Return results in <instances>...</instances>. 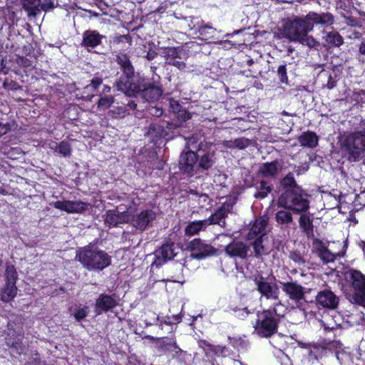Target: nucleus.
<instances>
[{"label":"nucleus","mask_w":365,"mask_h":365,"mask_svg":"<svg viewBox=\"0 0 365 365\" xmlns=\"http://www.w3.org/2000/svg\"><path fill=\"white\" fill-rule=\"evenodd\" d=\"M280 195L277 201L278 207L291 210L295 214L307 212L310 207L307 192L299 185L292 172L279 180Z\"/></svg>","instance_id":"obj_1"},{"label":"nucleus","mask_w":365,"mask_h":365,"mask_svg":"<svg viewBox=\"0 0 365 365\" xmlns=\"http://www.w3.org/2000/svg\"><path fill=\"white\" fill-rule=\"evenodd\" d=\"M115 61L120 67L121 74L114 83V87L128 97H136L138 82L143 76L135 73V68L128 54L119 53L116 55Z\"/></svg>","instance_id":"obj_2"},{"label":"nucleus","mask_w":365,"mask_h":365,"mask_svg":"<svg viewBox=\"0 0 365 365\" xmlns=\"http://www.w3.org/2000/svg\"><path fill=\"white\" fill-rule=\"evenodd\" d=\"M339 145L343 158L349 163L359 162L365 157V128L341 135Z\"/></svg>","instance_id":"obj_3"},{"label":"nucleus","mask_w":365,"mask_h":365,"mask_svg":"<svg viewBox=\"0 0 365 365\" xmlns=\"http://www.w3.org/2000/svg\"><path fill=\"white\" fill-rule=\"evenodd\" d=\"M75 259L88 271H101L111 264V257L106 251L91 245L80 247Z\"/></svg>","instance_id":"obj_4"},{"label":"nucleus","mask_w":365,"mask_h":365,"mask_svg":"<svg viewBox=\"0 0 365 365\" xmlns=\"http://www.w3.org/2000/svg\"><path fill=\"white\" fill-rule=\"evenodd\" d=\"M197 47L198 44L194 41L186 42L179 46L162 47L160 48L161 56L165 58L166 64L175 66L180 71H183L187 67L186 63L177 59L187 58L194 49Z\"/></svg>","instance_id":"obj_5"},{"label":"nucleus","mask_w":365,"mask_h":365,"mask_svg":"<svg viewBox=\"0 0 365 365\" xmlns=\"http://www.w3.org/2000/svg\"><path fill=\"white\" fill-rule=\"evenodd\" d=\"M307 22L305 19L294 17V19H284L282 23V27L279 29L280 34L283 37L289 39L290 41L296 42L299 38L306 33L309 32L307 26Z\"/></svg>","instance_id":"obj_6"},{"label":"nucleus","mask_w":365,"mask_h":365,"mask_svg":"<svg viewBox=\"0 0 365 365\" xmlns=\"http://www.w3.org/2000/svg\"><path fill=\"white\" fill-rule=\"evenodd\" d=\"M138 84L136 97L139 96L147 102L155 103L163 94V88L159 81H151L143 76Z\"/></svg>","instance_id":"obj_7"},{"label":"nucleus","mask_w":365,"mask_h":365,"mask_svg":"<svg viewBox=\"0 0 365 365\" xmlns=\"http://www.w3.org/2000/svg\"><path fill=\"white\" fill-rule=\"evenodd\" d=\"M277 327V319L272 316V313L269 309L258 314L255 330L261 336L269 337L275 333Z\"/></svg>","instance_id":"obj_8"},{"label":"nucleus","mask_w":365,"mask_h":365,"mask_svg":"<svg viewBox=\"0 0 365 365\" xmlns=\"http://www.w3.org/2000/svg\"><path fill=\"white\" fill-rule=\"evenodd\" d=\"M187 250L191 252V256L196 259L200 260L207 257L217 255L218 249L207 244L200 238H195L187 245Z\"/></svg>","instance_id":"obj_9"},{"label":"nucleus","mask_w":365,"mask_h":365,"mask_svg":"<svg viewBox=\"0 0 365 365\" xmlns=\"http://www.w3.org/2000/svg\"><path fill=\"white\" fill-rule=\"evenodd\" d=\"M254 282L257 291L264 297H277L279 293V287L276 284V278L272 275L267 278L261 274L255 276Z\"/></svg>","instance_id":"obj_10"},{"label":"nucleus","mask_w":365,"mask_h":365,"mask_svg":"<svg viewBox=\"0 0 365 365\" xmlns=\"http://www.w3.org/2000/svg\"><path fill=\"white\" fill-rule=\"evenodd\" d=\"M305 19L307 22V27L309 31H312L314 26L327 28L334 24V16L329 12L317 13L315 11H309Z\"/></svg>","instance_id":"obj_11"},{"label":"nucleus","mask_w":365,"mask_h":365,"mask_svg":"<svg viewBox=\"0 0 365 365\" xmlns=\"http://www.w3.org/2000/svg\"><path fill=\"white\" fill-rule=\"evenodd\" d=\"M4 277V294H6V297H16L18 290L16 284L19 279V275L14 265L8 263L6 264Z\"/></svg>","instance_id":"obj_12"},{"label":"nucleus","mask_w":365,"mask_h":365,"mask_svg":"<svg viewBox=\"0 0 365 365\" xmlns=\"http://www.w3.org/2000/svg\"><path fill=\"white\" fill-rule=\"evenodd\" d=\"M197 160L198 155L197 153L191 150L182 153L178 163L181 173L187 177H192L195 174V166Z\"/></svg>","instance_id":"obj_13"},{"label":"nucleus","mask_w":365,"mask_h":365,"mask_svg":"<svg viewBox=\"0 0 365 365\" xmlns=\"http://www.w3.org/2000/svg\"><path fill=\"white\" fill-rule=\"evenodd\" d=\"M54 208L65 211L67 213H83L89 206L88 202L81 200H57L50 204Z\"/></svg>","instance_id":"obj_14"},{"label":"nucleus","mask_w":365,"mask_h":365,"mask_svg":"<svg viewBox=\"0 0 365 365\" xmlns=\"http://www.w3.org/2000/svg\"><path fill=\"white\" fill-rule=\"evenodd\" d=\"M269 217L267 215L257 217L250 222V228L245 236L247 241H251L255 237H264L267 235L266 228L268 225Z\"/></svg>","instance_id":"obj_15"},{"label":"nucleus","mask_w":365,"mask_h":365,"mask_svg":"<svg viewBox=\"0 0 365 365\" xmlns=\"http://www.w3.org/2000/svg\"><path fill=\"white\" fill-rule=\"evenodd\" d=\"M282 170V166L278 160L265 162L260 165L257 175L264 179L274 180Z\"/></svg>","instance_id":"obj_16"},{"label":"nucleus","mask_w":365,"mask_h":365,"mask_svg":"<svg viewBox=\"0 0 365 365\" xmlns=\"http://www.w3.org/2000/svg\"><path fill=\"white\" fill-rule=\"evenodd\" d=\"M349 279L355 294L352 297H365V275L359 270L351 269Z\"/></svg>","instance_id":"obj_17"},{"label":"nucleus","mask_w":365,"mask_h":365,"mask_svg":"<svg viewBox=\"0 0 365 365\" xmlns=\"http://www.w3.org/2000/svg\"><path fill=\"white\" fill-rule=\"evenodd\" d=\"M248 250V245L239 240H232L225 248V253L230 257H239L242 259L247 257Z\"/></svg>","instance_id":"obj_18"},{"label":"nucleus","mask_w":365,"mask_h":365,"mask_svg":"<svg viewBox=\"0 0 365 365\" xmlns=\"http://www.w3.org/2000/svg\"><path fill=\"white\" fill-rule=\"evenodd\" d=\"M155 218L156 213L153 210H143L134 218L133 226L140 231H145Z\"/></svg>","instance_id":"obj_19"},{"label":"nucleus","mask_w":365,"mask_h":365,"mask_svg":"<svg viewBox=\"0 0 365 365\" xmlns=\"http://www.w3.org/2000/svg\"><path fill=\"white\" fill-rule=\"evenodd\" d=\"M105 36L96 30H86L83 34L81 46L89 48H94L102 43Z\"/></svg>","instance_id":"obj_20"},{"label":"nucleus","mask_w":365,"mask_h":365,"mask_svg":"<svg viewBox=\"0 0 365 365\" xmlns=\"http://www.w3.org/2000/svg\"><path fill=\"white\" fill-rule=\"evenodd\" d=\"M129 220L128 212H122L116 210H108L106 214L105 222L109 227H118L119 225L126 223Z\"/></svg>","instance_id":"obj_21"},{"label":"nucleus","mask_w":365,"mask_h":365,"mask_svg":"<svg viewBox=\"0 0 365 365\" xmlns=\"http://www.w3.org/2000/svg\"><path fill=\"white\" fill-rule=\"evenodd\" d=\"M299 214L298 222L300 230L307 238H313L314 237L313 219L307 212Z\"/></svg>","instance_id":"obj_22"},{"label":"nucleus","mask_w":365,"mask_h":365,"mask_svg":"<svg viewBox=\"0 0 365 365\" xmlns=\"http://www.w3.org/2000/svg\"><path fill=\"white\" fill-rule=\"evenodd\" d=\"M175 243L170 240L165 241V242L160 247L157 251L158 259H162L164 262L170 260L175 257L176 254L174 249Z\"/></svg>","instance_id":"obj_23"},{"label":"nucleus","mask_w":365,"mask_h":365,"mask_svg":"<svg viewBox=\"0 0 365 365\" xmlns=\"http://www.w3.org/2000/svg\"><path fill=\"white\" fill-rule=\"evenodd\" d=\"M298 142L302 147L314 148L318 145L319 137L314 132L307 130L298 137Z\"/></svg>","instance_id":"obj_24"},{"label":"nucleus","mask_w":365,"mask_h":365,"mask_svg":"<svg viewBox=\"0 0 365 365\" xmlns=\"http://www.w3.org/2000/svg\"><path fill=\"white\" fill-rule=\"evenodd\" d=\"M290 211L292 210L283 208V210H277L274 215L275 221L282 229L289 228L293 222V216Z\"/></svg>","instance_id":"obj_25"},{"label":"nucleus","mask_w":365,"mask_h":365,"mask_svg":"<svg viewBox=\"0 0 365 365\" xmlns=\"http://www.w3.org/2000/svg\"><path fill=\"white\" fill-rule=\"evenodd\" d=\"M273 189L272 183L263 178L259 182V185L256 186L257 190L254 194V197L259 200L264 199L272 192Z\"/></svg>","instance_id":"obj_26"},{"label":"nucleus","mask_w":365,"mask_h":365,"mask_svg":"<svg viewBox=\"0 0 365 365\" xmlns=\"http://www.w3.org/2000/svg\"><path fill=\"white\" fill-rule=\"evenodd\" d=\"M207 226V220H195L190 222L185 229L186 236H193Z\"/></svg>","instance_id":"obj_27"},{"label":"nucleus","mask_w":365,"mask_h":365,"mask_svg":"<svg viewBox=\"0 0 365 365\" xmlns=\"http://www.w3.org/2000/svg\"><path fill=\"white\" fill-rule=\"evenodd\" d=\"M148 134L151 136L153 140H158L165 138L168 135V132L165 129V125L157 123H153L149 125Z\"/></svg>","instance_id":"obj_28"},{"label":"nucleus","mask_w":365,"mask_h":365,"mask_svg":"<svg viewBox=\"0 0 365 365\" xmlns=\"http://www.w3.org/2000/svg\"><path fill=\"white\" fill-rule=\"evenodd\" d=\"M282 290L289 297H304V288L295 282L283 283Z\"/></svg>","instance_id":"obj_29"},{"label":"nucleus","mask_w":365,"mask_h":365,"mask_svg":"<svg viewBox=\"0 0 365 365\" xmlns=\"http://www.w3.org/2000/svg\"><path fill=\"white\" fill-rule=\"evenodd\" d=\"M41 0H24L23 9L28 16L35 17L41 11L39 9Z\"/></svg>","instance_id":"obj_30"},{"label":"nucleus","mask_w":365,"mask_h":365,"mask_svg":"<svg viewBox=\"0 0 365 365\" xmlns=\"http://www.w3.org/2000/svg\"><path fill=\"white\" fill-rule=\"evenodd\" d=\"M215 161L213 158V155L210 153L202 155L198 161L197 170L203 171H208L214 165Z\"/></svg>","instance_id":"obj_31"},{"label":"nucleus","mask_w":365,"mask_h":365,"mask_svg":"<svg viewBox=\"0 0 365 365\" xmlns=\"http://www.w3.org/2000/svg\"><path fill=\"white\" fill-rule=\"evenodd\" d=\"M324 40L329 47H339L344 43V38L336 31L328 32Z\"/></svg>","instance_id":"obj_32"},{"label":"nucleus","mask_w":365,"mask_h":365,"mask_svg":"<svg viewBox=\"0 0 365 365\" xmlns=\"http://www.w3.org/2000/svg\"><path fill=\"white\" fill-rule=\"evenodd\" d=\"M263 241L264 237H255L250 241V245L254 250L255 256L257 258L269 254L263 245Z\"/></svg>","instance_id":"obj_33"},{"label":"nucleus","mask_w":365,"mask_h":365,"mask_svg":"<svg viewBox=\"0 0 365 365\" xmlns=\"http://www.w3.org/2000/svg\"><path fill=\"white\" fill-rule=\"evenodd\" d=\"M116 305L113 298H98L96 301V312L99 314L102 312H107Z\"/></svg>","instance_id":"obj_34"},{"label":"nucleus","mask_w":365,"mask_h":365,"mask_svg":"<svg viewBox=\"0 0 365 365\" xmlns=\"http://www.w3.org/2000/svg\"><path fill=\"white\" fill-rule=\"evenodd\" d=\"M226 217L225 212L217 208L206 220H207V225H219L223 226L225 224L223 220Z\"/></svg>","instance_id":"obj_35"},{"label":"nucleus","mask_w":365,"mask_h":365,"mask_svg":"<svg viewBox=\"0 0 365 365\" xmlns=\"http://www.w3.org/2000/svg\"><path fill=\"white\" fill-rule=\"evenodd\" d=\"M215 31V29L209 26L204 24V21H201V24L198 26L197 32L201 39L207 40L210 39Z\"/></svg>","instance_id":"obj_36"},{"label":"nucleus","mask_w":365,"mask_h":365,"mask_svg":"<svg viewBox=\"0 0 365 365\" xmlns=\"http://www.w3.org/2000/svg\"><path fill=\"white\" fill-rule=\"evenodd\" d=\"M114 97L111 95L101 96L97 103L98 108L103 110L108 109L114 103Z\"/></svg>","instance_id":"obj_37"},{"label":"nucleus","mask_w":365,"mask_h":365,"mask_svg":"<svg viewBox=\"0 0 365 365\" xmlns=\"http://www.w3.org/2000/svg\"><path fill=\"white\" fill-rule=\"evenodd\" d=\"M296 42H298L303 46H307L309 48H315L319 44L312 36L308 35V33L303 34L299 38V40H297Z\"/></svg>","instance_id":"obj_38"},{"label":"nucleus","mask_w":365,"mask_h":365,"mask_svg":"<svg viewBox=\"0 0 365 365\" xmlns=\"http://www.w3.org/2000/svg\"><path fill=\"white\" fill-rule=\"evenodd\" d=\"M316 299L318 304L329 309L336 308L339 303L337 298H316Z\"/></svg>","instance_id":"obj_39"},{"label":"nucleus","mask_w":365,"mask_h":365,"mask_svg":"<svg viewBox=\"0 0 365 365\" xmlns=\"http://www.w3.org/2000/svg\"><path fill=\"white\" fill-rule=\"evenodd\" d=\"M56 150L64 157H68L71 155V147L67 141L60 142L58 144Z\"/></svg>","instance_id":"obj_40"},{"label":"nucleus","mask_w":365,"mask_h":365,"mask_svg":"<svg viewBox=\"0 0 365 365\" xmlns=\"http://www.w3.org/2000/svg\"><path fill=\"white\" fill-rule=\"evenodd\" d=\"M277 74L281 83L288 84V76L287 73V64L283 63L277 68Z\"/></svg>","instance_id":"obj_41"},{"label":"nucleus","mask_w":365,"mask_h":365,"mask_svg":"<svg viewBox=\"0 0 365 365\" xmlns=\"http://www.w3.org/2000/svg\"><path fill=\"white\" fill-rule=\"evenodd\" d=\"M173 115L180 122H185L192 118V114L182 106L181 107V109L178 110Z\"/></svg>","instance_id":"obj_42"},{"label":"nucleus","mask_w":365,"mask_h":365,"mask_svg":"<svg viewBox=\"0 0 365 365\" xmlns=\"http://www.w3.org/2000/svg\"><path fill=\"white\" fill-rule=\"evenodd\" d=\"M3 88L7 91H16L21 88V86L15 81L6 78L3 83Z\"/></svg>","instance_id":"obj_43"},{"label":"nucleus","mask_w":365,"mask_h":365,"mask_svg":"<svg viewBox=\"0 0 365 365\" xmlns=\"http://www.w3.org/2000/svg\"><path fill=\"white\" fill-rule=\"evenodd\" d=\"M318 257L325 263L334 262L336 259V255L331 252L328 248L322 251Z\"/></svg>","instance_id":"obj_44"},{"label":"nucleus","mask_w":365,"mask_h":365,"mask_svg":"<svg viewBox=\"0 0 365 365\" xmlns=\"http://www.w3.org/2000/svg\"><path fill=\"white\" fill-rule=\"evenodd\" d=\"M128 109L125 106L115 107L113 109L109 110V114L115 118L124 117L127 113Z\"/></svg>","instance_id":"obj_45"},{"label":"nucleus","mask_w":365,"mask_h":365,"mask_svg":"<svg viewBox=\"0 0 365 365\" xmlns=\"http://www.w3.org/2000/svg\"><path fill=\"white\" fill-rule=\"evenodd\" d=\"M103 83V78L100 76H95L91 81L89 85H88L85 89L91 90L93 92H96L99 88V86Z\"/></svg>","instance_id":"obj_46"},{"label":"nucleus","mask_w":365,"mask_h":365,"mask_svg":"<svg viewBox=\"0 0 365 365\" xmlns=\"http://www.w3.org/2000/svg\"><path fill=\"white\" fill-rule=\"evenodd\" d=\"M326 352H327V350L324 347L313 346L309 350V356L311 358L318 359L319 357H322L324 354H325Z\"/></svg>","instance_id":"obj_47"},{"label":"nucleus","mask_w":365,"mask_h":365,"mask_svg":"<svg viewBox=\"0 0 365 365\" xmlns=\"http://www.w3.org/2000/svg\"><path fill=\"white\" fill-rule=\"evenodd\" d=\"M250 140L244 137L234 140L235 148L244 150L250 145Z\"/></svg>","instance_id":"obj_48"},{"label":"nucleus","mask_w":365,"mask_h":365,"mask_svg":"<svg viewBox=\"0 0 365 365\" xmlns=\"http://www.w3.org/2000/svg\"><path fill=\"white\" fill-rule=\"evenodd\" d=\"M289 259L298 264H305V259L299 250H294L289 253Z\"/></svg>","instance_id":"obj_49"},{"label":"nucleus","mask_w":365,"mask_h":365,"mask_svg":"<svg viewBox=\"0 0 365 365\" xmlns=\"http://www.w3.org/2000/svg\"><path fill=\"white\" fill-rule=\"evenodd\" d=\"M113 41L116 44H119L122 42H126L130 45L132 43V38L129 34H117L113 37Z\"/></svg>","instance_id":"obj_50"},{"label":"nucleus","mask_w":365,"mask_h":365,"mask_svg":"<svg viewBox=\"0 0 365 365\" xmlns=\"http://www.w3.org/2000/svg\"><path fill=\"white\" fill-rule=\"evenodd\" d=\"M312 245L314 248L316 250L317 255H320L322 251L325 250L327 248H328L327 246H325L324 243L319 238H314L312 241Z\"/></svg>","instance_id":"obj_51"},{"label":"nucleus","mask_w":365,"mask_h":365,"mask_svg":"<svg viewBox=\"0 0 365 365\" xmlns=\"http://www.w3.org/2000/svg\"><path fill=\"white\" fill-rule=\"evenodd\" d=\"M88 313V309L87 307H78L76 311L73 312L74 317L76 320L80 321L85 318Z\"/></svg>","instance_id":"obj_52"},{"label":"nucleus","mask_w":365,"mask_h":365,"mask_svg":"<svg viewBox=\"0 0 365 365\" xmlns=\"http://www.w3.org/2000/svg\"><path fill=\"white\" fill-rule=\"evenodd\" d=\"M338 80V74H336V73H334L333 74H329L326 86L327 88L329 90L335 88L336 86Z\"/></svg>","instance_id":"obj_53"},{"label":"nucleus","mask_w":365,"mask_h":365,"mask_svg":"<svg viewBox=\"0 0 365 365\" xmlns=\"http://www.w3.org/2000/svg\"><path fill=\"white\" fill-rule=\"evenodd\" d=\"M182 105L180 102L174 98L169 99V111L173 114L179 109H181Z\"/></svg>","instance_id":"obj_54"},{"label":"nucleus","mask_w":365,"mask_h":365,"mask_svg":"<svg viewBox=\"0 0 365 365\" xmlns=\"http://www.w3.org/2000/svg\"><path fill=\"white\" fill-rule=\"evenodd\" d=\"M233 205L234 203L232 202H225L218 209L222 210V212H225V215L227 217L228 214L232 212Z\"/></svg>","instance_id":"obj_55"},{"label":"nucleus","mask_w":365,"mask_h":365,"mask_svg":"<svg viewBox=\"0 0 365 365\" xmlns=\"http://www.w3.org/2000/svg\"><path fill=\"white\" fill-rule=\"evenodd\" d=\"M232 343L234 346H236L238 349H245L247 346L246 340L241 337L234 338L232 341Z\"/></svg>","instance_id":"obj_56"},{"label":"nucleus","mask_w":365,"mask_h":365,"mask_svg":"<svg viewBox=\"0 0 365 365\" xmlns=\"http://www.w3.org/2000/svg\"><path fill=\"white\" fill-rule=\"evenodd\" d=\"M41 9L47 11L51 9H53L55 7L53 0H44V1L41 4Z\"/></svg>","instance_id":"obj_57"},{"label":"nucleus","mask_w":365,"mask_h":365,"mask_svg":"<svg viewBox=\"0 0 365 365\" xmlns=\"http://www.w3.org/2000/svg\"><path fill=\"white\" fill-rule=\"evenodd\" d=\"M270 311L272 314L274 313L277 316H283L284 307L281 304H276L274 307L272 308V309Z\"/></svg>","instance_id":"obj_58"},{"label":"nucleus","mask_w":365,"mask_h":365,"mask_svg":"<svg viewBox=\"0 0 365 365\" xmlns=\"http://www.w3.org/2000/svg\"><path fill=\"white\" fill-rule=\"evenodd\" d=\"M11 125L9 123H0V137L5 135L11 130Z\"/></svg>","instance_id":"obj_59"},{"label":"nucleus","mask_w":365,"mask_h":365,"mask_svg":"<svg viewBox=\"0 0 365 365\" xmlns=\"http://www.w3.org/2000/svg\"><path fill=\"white\" fill-rule=\"evenodd\" d=\"M316 297H336L330 289H325L319 292Z\"/></svg>","instance_id":"obj_60"},{"label":"nucleus","mask_w":365,"mask_h":365,"mask_svg":"<svg viewBox=\"0 0 365 365\" xmlns=\"http://www.w3.org/2000/svg\"><path fill=\"white\" fill-rule=\"evenodd\" d=\"M158 56V53L154 51V50H149L146 55H145V58L148 60V61H152L153 60L154 58H155Z\"/></svg>","instance_id":"obj_61"},{"label":"nucleus","mask_w":365,"mask_h":365,"mask_svg":"<svg viewBox=\"0 0 365 365\" xmlns=\"http://www.w3.org/2000/svg\"><path fill=\"white\" fill-rule=\"evenodd\" d=\"M19 63L22 66L26 68L31 66V61L25 57H21L20 58Z\"/></svg>","instance_id":"obj_62"},{"label":"nucleus","mask_w":365,"mask_h":365,"mask_svg":"<svg viewBox=\"0 0 365 365\" xmlns=\"http://www.w3.org/2000/svg\"><path fill=\"white\" fill-rule=\"evenodd\" d=\"M341 346H342V344L339 341H335L332 344V346H334L336 349V357L337 358L338 360H341L340 352H339V350H338V349H341Z\"/></svg>","instance_id":"obj_63"},{"label":"nucleus","mask_w":365,"mask_h":365,"mask_svg":"<svg viewBox=\"0 0 365 365\" xmlns=\"http://www.w3.org/2000/svg\"><path fill=\"white\" fill-rule=\"evenodd\" d=\"M222 144L226 148L235 149L234 140H224Z\"/></svg>","instance_id":"obj_64"}]
</instances>
